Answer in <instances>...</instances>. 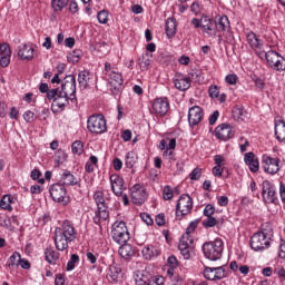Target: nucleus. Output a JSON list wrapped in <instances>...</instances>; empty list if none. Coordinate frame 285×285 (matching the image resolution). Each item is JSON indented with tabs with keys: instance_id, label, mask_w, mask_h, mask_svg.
<instances>
[{
	"instance_id": "nucleus-40",
	"label": "nucleus",
	"mask_w": 285,
	"mask_h": 285,
	"mask_svg": "<svg viewBox=\"0 0 285 285\" xmlns=\"http://www.w3.org/2000/svg\"><path fill=\"white\" fill-rule=\"evenodd\" d=\"M20 262H21V254H19L18 252H14L7 261V266L8 268H10V271H12L14 266H19Z\"/></svg>"
},
{
	"instance_id": "nucleus-54",
	"label": "nucleus",
	"mask_w": 285,
	"mask_h": 285,
	"mask_svg": "<svg viewBox=\"0 0 285 285\" xmlns=\"http://www.w3.org/2000/svg\"><path fill=\"white\" fill-rule=\"evenodd\" d=\"M61 92V90L59 89H51L49 91L46 92L47 95V99H49V101H55V99H57V97H59V94Z\"/></svg>"
},
{
	"instance_id": "nucleus-31",
	"label": "nucleus",
	"mask_w": 285,
	"mask_h": 285,
	"mask_svg": "<svg viewBox=\"0 0 285 285\" xmlns=\"http://www.w3.org/2000/svg\"><path fill=\"white\" fill-rule=\"evenodd\" d=\"M90 79H92V73L88 70H82L78 75V82L80 88H88L90 85Z\"/></svg>"
},
{
	"instance_id": "nucleus-30",
	"label": "nucleus",
	"mask_w": 285,
	"mask_h": 285,
	"mask_svg": "<svg viewBox=\"0 0 285 285\" xmlns=\"http://www.w3.org/2000/svg\"><path fill=\"white\" fill-rule=\"evenodd\" d=\"M200 28L203 32H206L207 35H213L215 22H213V19H210L208 16H203L200 18Z\"/></svg>"
},
{
	"instance_id": "nucleus-19",
	"label": "nucleus",
	"mask_w": 285,
	"mask_h": 285,
	"mask_svg": "<svg viewBox=\"0 0 285 285\" xmlns=\"http://www.w3.org/2000/svg\"><path fill=\"white\" fill-rule=\"evenodd\" d=\"M111 190L117 197L124 195V178L115 174L110 176Z\"/></svg>"
},
{
	"instance_id": "nucleus-25",
	"label": "nucleus",
	"mask_w": 285,
	"mask_h": 285,
	"mask_svg": "<svg viewBox=\"0 0 285 285\" xmlns=\"http://www.w3.org/2000/svg\"><path fill=\"white\" fill-rule=\"evenodd\" d=\"M247 42L249 43L250 48L255 50L256 55L259 57V52H264L262 49V40L257 39V35L250 31L247 33Z\"/></svg>"
},
{
	"instance_id": "nucleus-29",
	"label": "nucleus",
	"mask_w": 285,
	"mask_h": 285,
	"mask_svg": "<svg viewBox=\"0 0 285 285\" xmlns=\"http://www.w3.org/2000/svg\"><path fill=\"white\" fill-rule=\"evenodd\" d=\"M165 32L168 39H173L177 35V20L175 18H168L166 20Z\"/></svg>"
},
{
	"instance_id": "nucleus-18",
	"label": "nucleus",
	"mask_w": 285,
	"mask_h": 285,
	"mask_svg": "<svg viewBox=\"0 0 285 285\" xmlns=\"http://www.w3.org/2000/svg\"><path fill=\"white\" fill-rule=\"evenodd\" d=\"M69 96H65L63 92H60L51 104L52 112H63L66 110V106L69 104Z\"/></svg>"
},
{
	"instance_id": "nucleus-17",
	"label": "nucleus",
	"mask_w": 285,
	"mask_h": 285,
	"mask_svg": "<svg viewBox=\"0 0 285 285\" xmlns=\"http://www.w3.org/2000/svg\"><path fill=\"white\" fill-rule=\"evenodd\" d=\"M170 108L168 98H156L153 102V110L156 115L164 117Z\"/></svg>"
},
{
	"instance_id": "nucleus-24",
	"label": "nucleus",
	"mask_w": 285,
	"mask_h": 285,
	"mask_svg": "<svg viewBox=\"0 0 285 285\" xmlns=\"http://www.w3.org/2000/svg\"><path fill=\"white\" fill-rule=\"evenodd\" d=\"M18 57L22 60L30 61L35 57V48L30 45H20L18 50Z\"/></svg>"
},
{
	"instance_id": "nucleus-36",
	"label": "nucleus",
	"mask_w": 285,
	"mask_h": 285,
	"mask_svg": "<svg viewBox=\"0 0 285 285\" xmlns=\"http://www.w3.org/2000/svg\"><path fill=\"white\" fill-rule=\"evenodd\" d=\"M233 118L235 121H244L247 117L246 110L244 107L236 105L232 110Z\"/></svg>"
},
{
	"instance_id": "nucleus-11",
	"label": "nucleus",
	"mask_w": 285,
	"mask_h": 285,
	"mask_svg": "<svg viewBox=\"0 0 285 285\" xmlns=\"http://www.w3.org/2000/svg\"><path fill=\"white\" fill-rule=\"evenodd\" d=\"M204 277L209 282H217L226 277V266L219 267H205Z\"/></svg>"
},
{
	"instance_id": "nucleus-4",
	"label": "nucleus",
	"mask_w": 285,
	"mask_h": 285,
	"mask_svg": "<svg viewBox=\"0 0 285 285\" xmlns=\"http://www.w3.org/2000/svg\"><path fill=\"white\" fill-rule=\"evenodd\" d=\"M259 59H266L269 68L272 70H276L277 72H282L285 70V58L282 57L277 51H258Z\"/></svg>"
},
{
	"instance_id": "nucleus-21",
	"label": "nucleus",
	"mask_w": 285,
	"mask_h": 285,
	"mask_svg": "<svg viewBox=\"0 0 285 285\" xmlns=\"http://www.w3.org/2000/svg\"><path fill=\"white\" fill-rule=\"evenodd\" d=\"M244 161L248 166L250 173H257L259 170V159L255 156V153L249 151L245 154Z\"/></svg>"
},
{
	"instance_id": "nucleus-23",
	"label": "nucleus",
	"mask_w": 285,
	"mask_h": 285,
	"mask_svg": "<svg viewBox=\"0 0 285 285\" xmlns=\"http://www.w3.org/2000/svg\"><path fill=\"white\" fill-rule=\"evenodd\" d=\"M167 275L175 285L181 284V282L186 279V273L181 271V267L176 269H167Z\"/></svg>"
},
{
	"instance_id": "nucleus-28",
	"label": "nucleus",
	"mask_w": 285,
	"mask_h": 285,
	"mask_svg": "<svg viewBox=\"0 0 285 285\" xmlns=\"http://www.w3.org/2000/svg\"><path fill=\"white\" fill-rule=\"evenodd\" d=\"M110 217V213L108 212V206H99L96 215L94 217V223L100 225L101 222H106Z\"/></svg>"
},
{
	"instance_id": "nucleus-7",
	"label": "nucleus",
	"mask_w": 285,
	"mask_h": 285,
	"mask_svg": "<svg viewBox=\"0 0 285 285\" xmlns=\"http://www.w3.org/2000/svg\"><path fill=\"white\" fill-rule=\"evenodd\" d=\"M190 210H193V198L188 194H183L176 205V218L181 219L189 215Z\"/></svg>"
},
{
	"instance_id": "nucleus-39",
	"label": "nucleus",
	"mask_w": 285,
	"mask_h": 285,
	"mask_svg": "<svg viewBox=\"0 0 285 285\" xmlns=\"http://www.w3.org/2000/svg\"><path fill=\"white\" fill-rule=\"evenodd\" d=\"M45 257L48 264H57V259H59V253H57L52 247H47Z\"/></svg>"
},
{
	"instance_id": "nucleus-16",
	"label": "nucleus",
	"mask_w": 285,
	"mask_h": 285,
	"mask_svg": "<svg viewBox=\"0 0 285 285\" xmlns=\"http://www.w3.org/2000/svg\"><path fill=\"white\" fill-rule=\"evenodd\" d=\"M204 119V109L199 106L190 107L188 110V124L190 127L199 126V122Z\"/></svg>"
},
{
	"instance_id": "nucleus-22",
	"label": "nucleus",
	"mask_w": 285,
	"mask_h": 285,
	"mask_svg": "<svg viewBox=\"0 0 285 285\" xmlns=\"http://www.w3.org/2000/svg\"><path fill=\"white\" fill-rule=\"evenodd\" d=\"M10 46L8 43H0V66L1 68H8L10 66Z\"/></svg>"
},
{
	"instance_id": "nucleus-47",
	"label": "nucleus",
	"mask_w": 285,
	"mask_h": 285,
	"mask_svg": "<svg viewBox=\"0 0 285 285\" xmlns=\"http://www.w3.org/2000/svg\"><path fill=\"white\" fill-rule=\"evenodd\" d=\"M94 199L99 208V206H106V199L104 198V191H96L94 194Z\"/></svg>"
},
{
	"instance_id": "nucleus-6",
	"label": "nucleus",
	"mask_w": 285,
	"mask_h": 285,
	"mask_svg": "<svg viewBox=\"0 0 285 285\" xmlns=\"http://www.w3.org/2000/svg\"><path fill=\"white\" fill-rule=\"evenodd\" d=\"M87 128L89 132L95 135H104L108 130V125L106 122V117L104 115H92L88 118Z\"/></svg>"
},
{
	"instance_id": "nucleus-50",
	"label": "nucleus",
	"mask_w": 285,
	"mask_h": 285,
	"mask_svg": "<svg viewBox=\"0 0 285 285\" xmlns=\"http://www.w3.org/2000/svg\"><path fill=\"white\" fill-rule=\"evenodd\" d=\"M79 255L72 254L70 261L67 263V271H75V264H78Z\"/></svg>"
},
{
	"instance_id": "nucleus-57",
	"label": "nucleus",
	"mask_w": 285,
	"mask_h": 285,
	"mask_svg": "<svg viewBox=\"0 0 285 285\" xmlns=\"http://www.w3.org/2000/svg\"><path fill=\"white\" fill-rule=\"evenodd\" d=\"M189 178H190L193 181H197V179H200V178H202V169L195 168V169L190 173Z\"/></svg>"
},
{
	"instance_id": "nucleus-58",
	"label": "nucleus",
	"mask_w": 285,
	"mask_h": 285,
	"mask_svg": "<svg viewBox=\"0 0 285 285\" xmlns=\"http://www.w3.org/2000/svg\"><path fill=\"white\" fill-rule=\"evenodd\" d=\"M69 12L71 14H77V12H79V4L77 1L72 0L69 2Z\"/></svg>"
},
{
	"instance_id": "nucleus-2",
	"label": "nucleus",
	"mask_w": 285,
	"mask_h": 285,
	"mask_svg": "<svg viewBox=\"0 0 285 285\" xmlns=\"http://www.w3.org/2000/svg\"><path fill=\"white\" fill-rule=\"evenodd\" d=\"M202 250L206 259L217 262V259H222V255H224V240H222V238H216L212 242L205 243L202 246Z\"/></svg>"
},
{
	"instance_id": "nucleus-5",
	"label": "nucleus",
	"mask_w": 285,
	"mask_h": 285,
	"mask_svg": "<svg viewBox=\"0 0 285 285\" xmlns=\"http://www.w3.org/2000/svg\"><path fill=\"white\" fill-rule=\"evenodd\" d=\"M111 237L117 244H126L130 239V233H128L126 222L117 220L112 224Z\"/></svg>"
},
{
	"instance_id": "nucleus-55",
	"label": "nucleus",
	"mask_w": 285,
	"mask_h": 285,
	"mask_svg": "<svg viewBox=\"0 0 285 285\" xmlns=\"http://www.w3.org/2000/svg\"><path fill=\"white\" fill-rule=\"evenodd\" d=\"M204 215L205 217H213L215 215V206L207 204L204 208Z\"/></svg>"
},
{
	"instance_id": "nucleus-3",
	"label": "nucleus",
	"mask_w": 285,
	"mask_h": 285,
	"mask_svg": "<svg viewBox=\"0 0 285 285\" xmlns=\"http://www.w3.org/2000/svg\"><path fill=\"white\" fill-rule=\"evenodd\" d=\"M105 79L108 81L111 90L119 91L124 86V76L117 67L110 62H105Z\"/></svg>"
},
{
	"instance_id": "nucleus-27",
	"label": "nucleus",
	"mask_w": 285,
	"mask_h": 285,
	"mask_svg": "<svg viewBox=\"0 0 285 285\" xmlns=\"http://www.w3.org/2000/svg\"><path fill=\"white\" fill-rule=\"evenodd\" d=\"M174 86L177 88V90L186 92V90L190 88V80L188 77L179 75L176 79H174Z\"/></svg>"
},
{
	"instance_id": "nucleus-48",
	"label": "nucleus",
	"mask_w": 285,
	"mask_h": 285,
	"mask_svg": "<svg viewBox=\"0 0 285 285\" xmlns=\"http://www.w3.org/2000/svg\"><path fill=\"white\" fill-rule=\"evenodd\" d=\"M237 81H239V77H237V73H228L225 77V82L228 86H237Z\"/></svg>"
},
{
	"instance_id": "nucleus-10",
	"label": "nucleus",
	"mask_w": 285,
	"mask_h": 285,
	"mask_svg": "<svg viewBox=\"0 0 285 285\" xmlns=\"http://www.w3.org/2000/svg\"><path fill=\"white\" fill-rule=\"evenodd\" d=\"M262 167L264 173H267L268 175H277V173H279V158L263 155Z\"/></svg>"
},
{
	"instance_id": "nucleus-53",
	"label": "nucleus",
	"mask_w": 285,
	"mask_h": 285,
	"mask_svg": "<svg viewBox=\"0 0 285 285\" xmlns=\"http://www.w3.org/2000/svg\"><path fill=\"white\" fill-rule=\"evenodd\" d=\"M99 23H108V11L101 10L97 14Z\"/></svg>"
},
{
	"instance_id": "nucleus-44",
	"label": "nucleus",
	"mask_w": 285,
	"mask_h": 285,
	"mask_svg": "<svg viewBox=\"0 0 285 285\" xmlns=\"http://www.w3.org/2000/svg\"><path fill=\"white\" fill-rule=\"evenodd\" d=\"M190 248L193 246V236L183 235L181 239L179 240L178 248Z\"/></svg>"
},
{
	"instance_id": "nucleus-38",
	"label": "nucleus",
	"mask_w": 285,
	"mask_h": 285,
	"mask_svg": "<svg viewBox=\"0 0 285 285\" xmlns=\"http://www.w3.org/2000/svg\"><path fill=\"white\" fill-rule=\"evenodd\" d=\"M153 55L146 52L138 59V63L140 66V70L146 71L148 68H150V65L153 63V60L150 59Z\"/></svg>"
},
{
	"instance_id": "nucleus-41",
	"label": "nucleus",
	"mask_w": 285,
	"mask_h": 285,
	"mask_svg": "<svg viewBox=\"0 0 285 285\" xmlns=\"http://www.w3.org/2000/svg\"><path fill=\"white\" fill-rule=\"evenodd\" d=\"M70 3V0H51L53 12H61Z\"/></svg>"
},
{
	"instance_id": "nucleus-59",
	"label": "nucleus",
	"mask_w": 285,
	"mask_h": 285,
	"mask_svg": "<svg viewBox=\"0 0 285 285\" xmlns=\"http://www.w3.org/2000/svg\"><path fill=\"white\" fill-rule=\"evenodd\" d=\"M178 248L184 259H190V247H184V245H181V247Z\"/></svg>"
},
{
	"instance_id": "nucleus-61",
	"label": "nucleus",
	"mask_w": 285,
	"mask_h": 285,
	"mask_svg": "<svg viewBox=\"0 0 285 285\" xmlns=\"http://www.w3.org/2000/svg\"><path fill=\"white\" fill-rule=\"evenodd\" d=\"M254 83L256 86V88H258V90H264V88H266V82H264V80L262 78H254Z\"/></svg>"
},
{
	"instance_id": "nucleus-34",
	"label": "nucleus",
	"mask_w": 285,
	"mask_h": 285,
	"mask_svg": "<svg viewBox=\"0 0 285 285\" xmlns=\"http://www.w3.org/2000/svg\"><path fill=\"white\" fill-rule=\"evenodd\" d=\"M120 257L122 259H130L132 255H135V250L132 249V246L130 244H120V248L118 250Z\"/></svg>"
},
{
	"instance_id": "nucleus-46",
	"label": "nucleus",
	"mask_w": 285,
	"mask_h": 285,
	"mask_svg": "<svg viewBox=\"0 0 285 285\" xmlns=\"http://www.w3.org/2000/svg\"><path fill=\"white\" fill-rule=\"evenodd\" d=\"M217 224H218L217 218L213 216H207V218L203 220L204 228H215Z\"/></svg>"
},
{
	"instance_id": "nucleus-51",
	"label": "nucleus",
	"mask_w": 285,
	"mask_h": 285,
	"mask_svg": "<svg viewBox=\"0 0 285 285\" xmlns=\"http://www.w3.org/2000/svg\"><path fill=\"white\" fill-rule=\"evenodd\" d=\"M208 95L212 99L219 98V87L217 85H212L208 89Z\"/></svg>"
},
{
	"instance_id": "nucleus-32",
	"label": "nucleus",
	"mask_w": 285,
	"mask_h": 285,
	"mask_svg": "<svg viewBox=\"0 0 285 285\" xmlns=\"http://www.w3.org/2000/svg\"><path fill=\"white\" fill-rule=\"evenodd\" d=\"M14 202H17L16 197L4 195L0 200V208H2V210H9V213H12V204H14Z\"/></svg>"
},
{
	"instance_id": "nucleus-49",
	"label": "nucleus",
	"mask_w": 285,
	"mask_h": 285,
	"mask_svg": "<svg viewBox=\"0 0 285 285\" xmlns=\"http://www.w3.org/2000/svg\"><path fill=\"white\" fill-rule=\"evenodd\" d=\"M167 262H168V271L180 268L179 262H177V257H175V255L169 256Z\"/></svg>"
},
{
	"instance_id": "nucleus-56",
	"label": "nucleus",
	"mask_w": 285,
	"mask_h": 285,
	"mask_svg": "<svg viewBox=\"0 0 285 285\" xmlns=\"http://www.w3.org/2000/svg\"><path fill=\"white\" fill-rule=\"evenodd\" d=\"M140 219H142V222L147 224V226H153V224H155V220H153V217H150L149 214L147 213L140 214Z\"/></svg>"
},
{
	"instance_id": "nucleus-37",
	"label": "nucleus",
	"mask_w": 285,
	"mask_h": 285,
	"mask_svg": "<svg viewBox=\"0 0 285 285\" xmlns=\"http://www.w3.org/2000/svg\"><path fill=\"white\" fill-rule=\"evenodd\" d=\"M108 277H110L111 282H118L121 279V267L118 265H110L108 271Z\"/></svg>"
},
{
	"instance_id": "nucleus-13",
	"label": "nucleus",
	"mask_w": 285,
	"mask_h": 285,
	"mask_svg": "<svg viewBox=\"0 0 285 285\" xmlns=\"http://www.w3.org/2000/svg\"><path fill=\"white\" fill-rule=\"evenodd\" d=\"M262 195L265 204H275L277 202L275 186L268 180H264L262 184Z\"/></svg>"
},
{
	"instance_id": "nucleus-20",
	"label": "nucleus",
	"mask_w": 285,
	"mask_h": 285,
	"mask_svg": "<svg viewBox=\"0 0 285 285\" xmlns=\"http://www.w3.org/2000/svg\"><path fill=\"white\" fill-rule=\"evenodd\" d=\"M275 124V138L281 144H285V121L282 117L277 116L274 120Z\"/></svg>"
},
{
	"instance_id": "nucleus-64",
	"label": "nucleus",
	"mask_w": 285,
	"mask_h": 285,
	"mask_svg": "<svg viewBox=\"0 0 285 285\" xmlns=\"http://www.w3.org/2000/svg\"><path fill=\"white\" fill-rule=\"evenodd\" d=\"M157 226H164L166 224V216L164 214H158L155 219Z\"/></svg>"
},
{
	"instance_id": "nucleus-26",
	"label": "nucleus",
	"mask_w": 285,
	"mask_h": 285,
	"mask_svg": "<svg viewBox=\"0 0 285 285\" xmlns=\"http://www.w3.org/2000/svg\"><path fill=\"white\" fill-rule=\"evenodd\" d=\"M161 255V249L157 245H147L142 248V256L145 259H153Z\"/></svg>"
},
{
	"instance_id": "nucleus-62",
	"label": "nucleus",
	"mask_w": 285,
	"mask_h": 285,
	"mask_svg": "<svg viewBox=\"0 0 285 285\" xmlns=\"http://www.w3.org/2000/svg\"><path fill=\"white\" fill-rule=\"evenodd\" d=\"M217 119H219V111L216 110L209 116V126H215L217 124Z\"/></svg>"
},
{
	"instance_id": "nucleus-12",
	"label": "nucleus",
	"mask_w": 285,
	"mask_h": 285,
	"mask_svg": "<svg viewBox=\"0 0 285 285\" xmlns=\"http://www.w3.org/2000/svg\"><path fill=\"white\" fill-rule=\"evenodd\" d=\"M215 137L220 141H228L235 137V129L227 122H223L215 128Z\"/></svg>"
},
{
	"instance_id": "nucleus-45",
	"label": "nucleus",
	"mask_w": 285,
	"mask_h": 285,
	"mask_svg": "<svg viewBox=\"0 0 285 285\" xmlns=\"http://www.w3.org/2000/svg\"><path fill=\"white\" fill-rule=\"evenodd\" d=\"M173 197H175V191L173 190V187L168 185L165 186L163 189V199H165V202H170Z\"/></svg>"
},
{
	"instance_id": "nucleus-1",
	"label": "nucleus",
	"mask_w": 285,
	"mask_h": 285,
	"mask_svg": "<svg viewBox=\"0 0 285 285\" xmlns=\"http://www.w3.org/2000/svg\"><path fill=\"white\" fill-rule=\"evenodd\" d=\"M77 239V230L70 220H63L59 227L55 228V246L57 250H68L69 244Z\"/></svg>"
},
{
	"instance_id": "nucleus-60",
	"label": "nucleus",
	"mask_w": 285,
	"mask_h": 285,
	"mask_svg": "<svg viewBox=\"0 0 285 285\" xmlns=\"http://www.w3.org/2000/svg\"><path fill=\"white\" fill-rule=\"evenodd\" d=\"M278 257H281V259H285V240L284 239H281V243H279Z\"/></svg>"
},
{
	"instance_id": "nucleus-63",
	"label": "nucleus",
	"mask_w": 285,
	"mask_h": 285,
	"mask_svg": "<svg viewBox=\"0 0 285 285\" xmlns=\"http://www.w3.org/2000/svg\"><path fill=\"white\" fill-rule=\"evenodd\" d=\"M55 285H66V277L63 276V274L56 275Z\"/></svg>"
},
{
	"instance_id": "nucleus-35",
	"label": "nucleus",
	"mask_w": 285,
	"mask_h": 285,
	"mask_svg": "<svg viewBox=\"0 0 285 285\" xmlns=\"http://www.w3.org/2000/svg\"><path fill=\"white\" fill-rule=\"evenodd\" d=\"M215 28L218 32H224L226 28H230V21L227 16H222L215 20Z\"/></svg>"
},
{
	"instance_id": "nucleus-8",
	"label": "nucleus",
	"mask_w": 285,
	"mask_h": 285,
	"mask_svg": "<svg viewBox=\"0 0 285 285\" xmlns=\"http://www.w3.org/2000/svg\"><path fill=\"white\" fill-rule=\"evenodd\" d=\"M249 244L253 250H265L271 247V237H267L264 232H257L250 237Z\"/></svg>"
},
{
	"instance_id": "nucleus-52",
	"label": "nucleus",
	"mask_w": 285,
	"mask_h": 285,
	"mask_svg": "<svg viewBox=\"0 0 285 285\" xmlns=\"http://www.w3.org/2000/svg\"><path fill=\"white\" fill-rule=\"evenodd\" d=\"M81 51L75 50L72 53L68 56V61L70 63H79Z\"/></svg>"
},
{
	"instance_id": "nucleus-43",
	"label": "nucleus",
	"mask_w": 285,
	"mask_h": 285,
	"mask_svg": "<svg viewBox=\"0 0 285 285\" xmlns=\"http://www.w3.org/2000/svg\"><path fill=\"white\" fill-rule=\"evenodd\" d=\"M71 150L73 155H83V142L81 140H76L71 145Z\"/></svg>"
},
{
	"instance_id": "nucleus-14",
	"label": "nucleus",
	"mask_w": 285,
	"mask_h": 285,
	"mask_svg": "<svg viewBox=\"0 0 285 285\" xmlns=\"http://www.w3.org/2000/svg\"><path fill=\"white\" fill-rule=\"evenodd\" d=\"M130 197L132 204H135L136 206H141L146 202L147 197L146 187L139 184L134 185L130 188Z\"/></svg>"
},
{
	"instance_id": "nucleus-33",
	"label": "nucleus",
	"mask_w": 285,
	"mask_h": 285,
	"mask_svg": "<svg viewBox=\"0 0 285 285\" xmlns=\"http://www.w3.org/2000/svg\"><path fill=\"white\" fill-rule=\"evenodd\" d=\"M60 181H61V184H63V186H77V184H78L77 178L69 170H66L61 175Z\"/></svg>"
},
{
	"instance_id": "nucleus-9",
	"label": "nucleus",
	"mask_w": 285,
	"mask_h": 285,
	"mask_svg": "<svg viewBox=\"0 0 285 285\" xmlns=\"http://www.w3.org/2000/svg\"><path fill=\"white\" fill-rule=\"evenodd\" d=\"M60 92L69 97L70 101H75V99H77V80L75 79V76L69 75L65 78Z\"/></svg>"
},
{
	"instance_id": "nucleus-42",
	"label": "nucleus",
	"mask_w": 285,
	"mask_h": 285,
	"mask_svg": "<svg viewBox=\"0 0 285 285\" xmlns=\"http://www.w3.org/2000/svg\"><path fill=\"white\" fill-rule=\"evenodd\" d=\"M137 154L135 151H128L125 158V166L127 168H134L135 164H137Z\"/></svg>"
},
{
	"instance_id": "nucleus-15",
	"label": "nucleus",
	"mask_w": 285,
	"mask_h": 285,
	"mask_svg": "<svg viewBox=\"0 0 285 285\" xmlns=\"http://www.w3.org/2000/svg\"><path fill=\"white\" fill-rule=\"evenodd\" d=\"M49 193L53 202H57L58 204H68V200L66 199L67 190L62 184H53L50 187Z\"/></svg>"
}]
</instances>
